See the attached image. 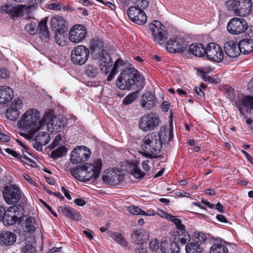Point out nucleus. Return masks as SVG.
Listing matches in <instances>:
<instances>
[{"label":"nucleus","mask_w":253,"mask_h":253,"mask_svg":"<svg viewBox=\"0 0 253 253\" xmlns=\"http://www.w3.org/2000/svg\"><path fill=\"white\" fill-rule=\"evenodd\" d=\"M46 116L40 119V112L36 109H28L17 122L19 128L27 131V133L42 130L47 125Z\"/></svg>","instance_id":"nucleus-1"},{"label":"nucleus","mask_w":253,"mask_h":253,"mask_svg":"<svg viewBox=\"0 0 253 253\" xmlns=\"http://www.w3.org/2000/svg\"><path fill=\"white\" fill-rule=\"evenodd\" d=\"M136 7L142 9L147 7L148 5V0H136Z\"/></svg>","instance_id":"nucleus-52"},{"label":"nucleus","mask_w":253,"mask_h":253,"mask_svg":"<svg viewBox=\"0 0 253 253\" xmlns=\"http://www.w3.org/2000/svg\"><path fill=\"white\" fill-rule=\"evenodd\" d=\"M166 48L170 53L182 52L187 49V45L182 39L172 38L167 42Z\"/></svg>","instance_id":"nucleus-18"},{"label":"nucleus","mask_w":253,"mask_h":253,"mask_svg":"<svg viewBox=\"0 0 253 253\" xmlns=\"http://www.w3.org/2000/svg\"><path fill=\"white\" fill-rule=\"evenodd\" d=\"M131 173L136 179H141L145 175V173L138 168L137 164L135 162L133 164Z\"/></svg>","instance_id":"nucleus-42"},{"label":"nucleus","mask_w":253,"mask_h":253,"mask_svg":"<svg viewBox=\"0 0 253 253\" xmlns=\"http://www.w3.org/2000/svg\"><path fill=\"white\" fill-rule=\"evenodd\" d=\"M28 2L31 4V5H28L27 6H26V10L29 8H30L34 6L35 5H37L38 4H40L42 3L43 0H28Z\"/></svg>","instance_id":"nucleus-58"},{"label":"nucleus","mask_w":253,"mask_h":253,"mask_svg":"<svg viewBox=\"0 0 253 253\" xmlns=\"http://www.w3.org/2000/svg\"><path fill=\"white\" fill-rule=\"evenodd\" d=\"M141 77L137 70L133 68H128L122 72L116 81L117 85L121 89H128L132 85L141 82Z\"/></svg>","instance_id":"nucleus-3"},{"label":"nucleus","mask_w":253,"mask_h":253,"mask_svg":"<svg viewBox=\"0 0 253 253\" xmlns=\"http://www.w3.org/2000/svg\"><path fill=\"white\" fill-rule=\"evenodd\" d=\"M60 140H61V139H60V136H56L54 140L52 142V144L49 145V148L50 149H54L55 148V147L58 144V143L60 141Z\"/></svg>","instance_id":"nucleus-63"},{"label":"nucleus","mask_w":253,"mask_h":253,"mask_svg":"<svg viewBox=\"0 0 253 253\" xmlns=\"http://www.w3.org/2000/svg\"><path fill=\"white\" fill-rule=\"evenodd\" d=\"M13 96V91L7 86H0V104H4Z\"/></svg>","instance_id":"nucleus-25"},{"label":"nucleus","mask_w":253,"mask_h":253,"mask_svg":"<svg viewBox=\"0 0 253 253\" xmlns=\"http://www.w3.org/2000/svg\"><path fill=\"white\" fill-rule=\"evenodd\" d=\"M147 248L144 247V244H138V246L135 249L136 253H147Z\"/></svg>","instance_id":"nucleus-56"},{"label":"nucleus","mask_w":253,"mask_h":253,"mask_svg":"<svg viewBox=\"0 0 253 253\" xmlns=\"http://www.w3.org/2000/svg\"><path fill=\"white\" fill-rule=\"evenodd\" d=\"M9 72L4 68H0V77L3 79H6L9 77Z\"/></svg>","instance_id":"nucleus-54"},{"label":"nucleus","mask_w":253,"mask_h":253,"mask_svg":"<svg viewBox=\"0 0 253 253\" xmlns=\"http://www.w3.org/2000/svg\"><path fill=\"white\" fill-rule=\"evenodd\" d=\"M246 20L242 18L234 17L230 19L227 23L228 32L233 35H238L244 33L248 28Z\"/></svg>","instance_id":"nucleus-9"},{"label":"nucleus","mask_w":253,"mask_h":253,"mask_svg":"<svg viewBox=\"0 0 253 253\" xmlns=\"http://www.w3.org/2000/svg\"><path fill=\"white\" fill-rule=\"evenodd\" d=\"M156 214H157V215H159L160 216H161L163 218H166L168 220L169 219L170 216L171 215V214L168 213L166 212L165 211H164L162 210H160V209H159L156 212Z\"/></svg>","instance_id":"nucleus-53"},{"label":"nucleus","mask_w":253,"mask_h":253,"mask_svg":"<svg viewBox=\"0 0 253 253\" xmlns=\"http://www.w3.org/2000/svg\"><path fill=\"white\" fill-rule=\"evenodd\" d=\"M22 212L16 206L10 207L2 215L3 223L5 225H12L15 223L22 216Z\"/></svg>","instance_id":"nucleus-12"},{"label":"nucleus","mask_w":253,"mask_h":253,"mask_svg":"<svg viewBox=\"0 0 253 253\" xmlns=\"http://www.w3.org/2000/svg\"><path fill=\"white\" fill-rule=\"evenodd\" d=\"M25 225V228L29 232L35 231L36 228L37 227V224L36 222V220L33 217H29L27 219Z\"/></svg>","instance_id":"nucleus-41"},{"label":"nucleus","mask_w":253,"mask_h":253,"mask_svg":"<svg viewBox=\"0 0 253 253\" xmlns=\"http://www.w3.org/2000/svg\"><path fill=\"white\" fill-rule=\"evenodd\" d=\"M175 195L180 197H189L190 194L182 190H178L175 192Z\"/></svg>","instance_id":"nucleus-60"},{"label":"nucleus","mask_w":253,"mask_h":253,"mask_svg":"<svg viewBox=\"0 0 253 253\" xmlns=\"http://www.w3.org/2000/svg\"><path fill=\"white\" fill-rule=\"evenodd\" d=\"M91 47L93 52H96L98 49H101L103 47V43L98 39H94L91 42Z\"/></svg>","instance_id":"nucleus-48"},{"label":"nucleus","mask_w":253,"mask_h":253,"mask_svg":"<svg viewBox=\"0 0 253 253\" xmlns=\"http://www.w3.org/2000/svg\"><path fill=\"white\" fill-rule=\"evenodd\" d=\"M169 220L172 221L175 224L177 229L176 231H179L185 228V226L182 224L181 220L174 215H171Z\"/></svg>","instance_id":"nucleus-46"},{"label":"nucleus","mask_w":253,"mask_h":253,"mask_svg":"<svg viewBox=\"0 0 253 253\" xmlns=\"http://www.w3.org/2000/svg\"><path fill=\"white\" fill-rule=\"evenodd\" d=\"M102 161L97 159L92 163H85L77 168L70 169L71 174L76 179L86 182L92 178H97L101 171Z\"/></svg>","instance_id":"nucleus-2"},{"label":"nucleus","mask_w":253,"mask_h":253,"mask_svg":"<svg viewBox=\"0 0 253 253\" xmlns=\"http://www.w3.org/2000/svg\"><path fill=\"white\" fill-rule=\"evenodd\" d=\"M186 253H202L203 249L198 243H188L185 246Z\"/></svg>","instance_id":"nucleus-37"},{"label":"nucleus","mask_w":253,"mask_h":253,"mask_svg":"<svg viewBox=\"0 0 253 253\" xmlns=\"http://www.w3.org/2000/svg\"><path fill=\"white\" fill-rule=\"evenodd\" d=\"M23 105V102L20 99H14L6 111V118L11 121H16L19 116V110L22 109Z\"/></svg>","instance_id":"nucleus-19"},{"label":"nucleus","mask_w":253,"mask_h":253,"mask_svg":"<svg viewBox=\"0 0 253 253\" xmlns=\"http://www.w3.org/2000/svg\"><path fill=\"white\" fill-rule=\"evenodd\" d=\"M131 236L133 243L136 244H144L149 238L148 232L143 229L133 231Z\"/></svg>","instance_id":"nucleus-24"},{"label":"nucleus","mask_w":253,"mask_h":253,"mask_svg":"<svg viewBox=\"0 0 253 253\" xmlns=\"http://www.w3.org/2000/svg\"><path fill=\"white\" fill-rule=\"evenodd\" d=\"M38 130V132H34L33 133H25L24 132H20V135L23 136L27 139H33L36 142L40 143L42 145H46L50 141V136L48 133L43 131V130Z\"/></svg>","instance_id":"nucleus-17"},{"label":"nucleus","mask_w":253,"mask_h":253,"mask_svg":"<svg viewBox=\"0 0 253 253\" xmlns=\"http://www.w3.org/2000/svg\"><path fill=\"white\" fill-rule=\"evenodd\" d=\"M64 30H58L56 32L55 35V41L57 44L63 46L67 44V38L64 34Z\"/></svg>","instance_id":"nucleus-39"},{"label":"nucleus","mask_w":253,"mask_h":253,"mask_svg":"<svg viewBox=\"0 0 253 253\" xmlns=\"http://www.w3.org/2000/svg\"><path fill=\"white\" fill-rule=\"evenodd\" d=\"M99 61L101 70L104 73H107L112 66V62L107 51H101L99 56Z\"/></svg>","instance_id":"nucleus-21"},{"label":"nucleus","mask_w":253,"mask_h":253,"mask_svg":"<svg viewBox=\"0 0 253 253\" xmlns=\"http://www.w3.org/2000/svg\"><path fill=\"white\" fill-rule=\"evenodd\" d=\"M61 5L56 2L49 4L47 6L48 9L52 10H60L61 9Z\"/></svg>","instance_id":"nucleus-57"},{"label":"nucleus","mask_w":253,"mask_h":253,"mask_svg":"<svg viewBox=\"0 0 253 253\" xmlns=\"http://www.w3.org/2000/svg\"><path fill=\"white\" fill-rule=\"evenodd\" d=\"M243 106L251 108H253V97L246 96L242 100Z\"/></svg>","instance_id":"nucleus-47"},{"label":"nucleus","mask_w":253,"mask_h":253,"mask_svg":"<svg viewBox=\"0 0 253 253\" xmlns=\"http://www.w3.org/2000/svg\"><path fill=\"white\" fill-rule=\"evenodd\" d=\"M156 103L155 95L149 91L143 94L140 98V105L144 109H150L156 105Z\"/></svg>","instance_id":"nucleus-22"},{"label":"nucleus","mask_w":253,"mask_h":253,"mask_svg":"<svg viewBox=\"0 0 253 253\" xmlns=\"http://www.w3.org/2000/svg\"><path fill=\"white\" fill-rule=\"evenodd\" d=\"M241 53L244 54L250 53L253 51V41L251 39L242 40L239 43Z\"/></svg>","instance_id":"nucleus-33"},{"label":"nucleus","mask_w":253,"mask_h":253,"mask_svg":"<svg viewBox=\"0 0 253 253\" xmlns=\"http://www.w3.org/2000/svg\"><path fill=\"white\" fill-rule=\"evenodd\" d=\"M159 140L161 141V146L163 144H165L170 141L173 137L172 128L169 130H166L165 128H161L159 133L157 134Z\"/></svg>","instance_id":"nucleus-30"},{"label":"nucleus","mask_w":253,"mask_h":253,"mask_svg":"<svg viewBox=\"0 0 253 253\" xmlns=\"http://www.w3.org/2000/svg\"><path fill=\"white\" fill-rule=\"evenodd\" d=\"M108 236L114 240L117 243L123 247L127 246V242L126 239L123 237L122 234L119 233L108 231L107 232Z\"/></svg>","instance_id":"nucleus-35"},{"label":"nucleus","mask_w":253,"mask_h":253,"mask_svg":"<svg viewBox=\"0 0 253 253\" xmlns=\"http://www.w3.org/2000/svg\"><path fill=\"white\" fill-rule=\"evenodd\" d=\"M91 151L85 146H78L72 151L70 161L73 164L86 161L91 155Z\"/></svg>","instance_id":"nucleus-11"},{"label":"nucleus","mask_w":253,"mask_h":253,"mask_svg":"<svg viewBox=\"0 0 253 253\" xmlns=\"http://www.w3.org/2000/svg\"><path fill=\"white\" fill-rule=\"evenodd\" d=\"M206 55L209 60L217 63L221 62L224 57L222 48L214 42H211L207 44Z\"/></svg>","instance_id":"nucleus-13"},{"label":"nucleus","mask_w":253,"mask_h":253,"mask_svg":"<svg viewBox=\"0 0 253 253\" xmlns=\"http://www.w3.org/2000/svg\"><path fill=\"white\" fill-rule=\"evenodd\" d=\"M195 242L194 243H198L201 245L207 239L206 235L202 232H195L194 234Z\"/></svg>","instance_id":"nucleus-45"},{"label":"nucleus","mask_w":253,"mask_h":253,"mask_svg":"<svg viewBox=\"0 0 253 253\" xmlns=\"http://www.w3.org/2000/svg\"><path fill=\"white\" fill-rule=\"evenodd\" d=\"M189 51L196 56L203 57L206 55V48H205L201 43H194L190 45Z\"/></svg>","instance_id":"nucleus-29"},{"label":"nucleus","mask_w":253,"mask_h":253,"mask_svg":"<svg viewBox=\"0 0 253 253\" xmlns=\"http://www.w3.org/2000/svg\"><path fill=\"white\" fill-rule=\"evenodd\" d=\"M25 29L29 34L34 35L38 33V27L36 22H31L25 26Z\"/></svg>","instance_id":"nucleus-43"},{"label":"nucleus","mask_w":253,"mask_h":253,"mask_svg":"<svg viewBox=\"0 0 253 253\" xmlns=\"http://www.w3.org/2000/svg\"><path fill=\"white\" fill-rule=\"evenodd\" d=\"M124 65V62L121 58H118L115 62L113 67L112 69H115V70H118V69L123 66Z\"/></svg>","instance_id":"nucleus-59"},{"label":"nucleus","mask_w":253,"mask_h":253,"mask_svg":"<svg viewBox=\"0 0 253 253\" xmlns=\"http://www.w3.org/2000/svg\"><path fill=\"white\" fill-rule=\"evenodd\" d=\"M124 175L121 171L116 169H111L106 171L102 176L103 182L110 185H117L124 180Z\"/></svg>","instance_id":"nucleus-14"},{"label":"nucleus","mask_w":253,"mask_h":253,"mask_svg":"<svg viewBox=\"0 0 253 253\" xmlns=\"http://www.w3.org/2000/svg\"><path fill=\"white\" fill-rule=\"evenodd\" d=\"M5 151L7 153L11 155L12 156H13L14 157H15L17 159H20L22 158V156L21 154L17 153L16 151H14L13 150H12L11 149L6 148L5 149Z\"/></svg>","instance_id":"nucleus-55"},{"label":"nucleus","mask_w":253,"mask_h":253,"mask_svg":"<svg viewBox=\"0 0 253 253\" xmlns=\"http://www.w3.org/2000/svg\"><path fill=\"white\" fill-rule=\"evenodd\" d=\"M141 147L147 154L159 153L161 151L162 146L157 134L152 133L145 136L142 141Z\"/></svg>","instance_id":"nucleus-4"},{"label":"nucleus","mask_w":253,"mask_h":253,"mask_svg":"<svg viewBox=\"0 0 253 253\" xmlns=\"http://www.w3.org/2000/svg\"><path fill=\"white\" fill-rule=\"evenodd\" d=\"M150 161L149 160H146L144 161H143L142 163V166L143 167V169L144 170L146 171H148L151 168V167L150 166Z\"/></svg>","instance_id":"nucleus-61"},{"label":"nucleus","mask_w":253,"mask_h":253,"mask_svg":"<svg viewBox=\"0 0 253 253\" xmlns=\"http://www.w3.org/2000/svg\"><path fill=\"white\" fill-rule=\"evenodd\" d=\"M226 246L227 243L225 241L220 239H217L211 247L210 253H228Z\"/></svg>","instance_id":"nucleus-27"},{"label":"nucleus","mask_w":253,"mask_h":253,"mask_svg":"<svg viewBox=\"0 0 253 253\" xmlns=\"http://www.w3.org/2000/svg\"><path fill=\"white\" fill-rule=\"evenodd\" d=\"M86 36V30L82 25H74L69 33V39L73 43H78L83 41Z\"/></svg>","instance_id":"nucleus-16"},{"label":"nucleus","mask_w":253,"mask_h":253,"mask_svg":"<svg viewBox=\"0 0 253 253\" xmlns=\"http://www.w3.org/2000/svg\"><path fill=\"white\" fill-rule=\"evenodd\" d=\"M129 19L133 22L143 25L147 22V16L142 9L136 6H131L127 11Z\"/></svg>","instance_id":"nucleus-15"},{"label":"nucleus","mask_w":253,"mask_h":253,"mask_svg":"<svg viewBox=\"0 0 253 253\" xmlns=\"http://www.w3.org/2000/svg\"><path fill=\"white\" fill-rule=\"evenodd\" d=\"M89 54V50L86 46L83 45H77L71 51V61L76 65H82L87 60Z\"/></svg>","instance_id":"nucleus-7"},{"label":"nucleus","mask_w":253,"mask_h":253,"mask_svg":"<svg viewBox=\"0 0 253 253\" xmlns=\"http://www.w3.org/2000/svg\"><path fill=\"white\" fill-rule=\"evenodd\" d=\"M149 248L152 251H156L159 248V243L156 239L151 240L149 243Z\"/></svg>","instance_id":"nucleus-51"},{"label":"nucleus","mask_w":253,"mask_h":253,"mask_svg":"<svg viewBox=\"0 0 253 253\" xmlns=\"http://www.w3.org/2000/svg\"><path fill=\"white\" fill-rule=\"evenodd\" d=\"M161 250L162 253H177L179 247L174 242L165 240L161 243Z\"/></svg>","instance_id":"nucleus-26"},{"label":"nucleus","mask_w":253,"mask_h":253,"mask_svg":"<svg viewBox=\"0 0 253 253\" xmlns=\"http://www.w3.org/2000/svg\"><path fill=\"white\" fill-rule=\"evenodd\" d=\"M2 194L4 200L9 205L17 203L21 196L20 189L16 185L5 186Z\"/></svg>","instance_id":"nucleus-10"},{"label":"nucleus","mask_w":253,"mask_h":253,"mask_svg":"<svg viewBox=\"0 0 253 253\" xmlns=\"http://www.w3.org/2000/svg\"><path fill=\"white\" fill-rule=\"evenodd\" d=\"M85 69L86 75L90 78H95L99 73V69L97 66L93 64L86 65Z\"/></svg>","instance_id":"nucleus-36"},{"label":"nucleus","mask_w":253,"mask_h":253,"mask_svg":"<svg viewBox=\"0 0 253 253\" xmlns=\"http://www.w3.org/2000/svg\"><path fill=\"white\" fill-rule=\"evenodd\" d=\"M156 215V212L155 211L150 209L147 210L146 211H142V215H146L147 216H153Z\"/></svg>","instance_id":"nucleus-62"},{"label":"nucleus","mask_w":253,"mask_h":253,"mask_svg":"<svg viewBox=\"0 0 253 253\" xmlns=\"http://www.w3.org/2000/svg\"><path fill=\"white\" fill-rule=\"evenodd\" d=\"M160 123L158 116L154 113H150L142 116L139 121V127L144 131L155 129Z\"/></svg>","instance_id":"nucleus-6"},{"label":"nucleus","mask_w":253,"mask_h":253,"mask_svg":"<svg viewBox=\"0 0 253 253\" xmlns=\"http://www.w3.org/2000/svg\"><path fill=\"white\" fill-rule=\"evenodd\" d=\"M22 253H36V249L31 244H28L25 246L21 250Z\"/></svg>","instance_id":"nucleus-50"},{"label":"nucleus","mask_w":253,"mask_h":253,"mask_svg":"<svg viewBox=\"0 0 253 253\" xmlns=\"http://www.w3.org/2000/svg\"><path fill=\"white\" fill-rule=\"evenodd\" d=\"M16 235L11 232H5L0 236V244L9 246L16 242Z\"/></svg>","instance_id":"nucleus-32"},{"label":"nucleus","mask_w":253,"mask_h":253,"mask_svg":"<svg viewBox=\"0 0 253 253\" xmlns=\"http://www.w3.org/2000/svg\"><path fill=\"white\" fill-rule=\"evenodd\" d=\"M228 5L235 15L240 16L249 14L252 8L251 0H231L228 1Z\"/></svg>","instance_id":"nucleus-5"},{"label":"nucleus","mask_w":253,"mask_h":253,"mask_svg":"<svg viewBox=\"0 0 253 253\" xmlns=\"http://www.w3.org/2000/svg\"><path fill=\"white\" fill-rule=\"evenodd\" d=\"M176 233L178 236V240L182 245L190 242V236L188 233L185 230V228L179 231H176Z\"/></svg>","instance_id":"nucleus-38"},{"label":"nucleus","mask_w":253,"mask_h":253,"mask_svg":"<svg viewBox=\"0 0 253 253\" xmlns=\"http://www.w3.org/2000/svg\"><path fill=\"white\" fill-rule=\"evenodd\" d=\"M118 71L115 70V69H112L111 71L107 77V81H111L113 80L115 76L118 73Z\"/></svg>","instance_id":"nucleus-64"},{"label":"nucleus","mask_w":253,"mask_h":253,"mask_svg":"<svg viewBox=\"0 0 253 253\" xmlns=\"http://www.w3.org/2000/svg\"><path fill=\"white\" fill-rule=\"evenodd\" d=\"M67 153V148L64 146H62L53 150L51 153V157L56 159L65 155Z\"/></svg>","instance_id":"nucleus-40"},{"label":"nucleus","mask_w":253,"mask_h":253,"mask_svg":"<svg viewBox=\"0 0 253 253\" xmlns=\"http://www.w3.org/2000/svg\"><path fill=\"white\" fill-rule=\"evenodd\" d=\"M150 31L153 40L156 43L162 44L167 39V32L165 30L164 27L158 21H154L150 25Z\"/></svg>","instance_id":"nucleus-8"},{"label":"nucleus","mask_w":253,"mask_h":253,"mask_svg":"<svg viewBox=\"0 0 253 253\" xmlns=\"http://www.w3.org/2000/svg\"><path fill=\"white\" fill-rule=\"evenodd\" d=\"M50 22L52 28L56 29V32L58 30H64L66 21L63 17L55 15L51 18Z\"/></svg>","instance_id":"nucleus-34"},{"label":"nucleus","mask_w":253,"mask_h":253,"mask_svg":"<svg viewBox=\"0 0 253 253\" xmlns=\"http://www.w3.org/2000/svg\"><path fill=\"white\" fill-rule=\"evenodd\" d=\"M138 93V91H136L128 94L124 98L123 103L125 105L132 103L137 98Z\"/></svg>","instance_id":"nucleus-44"},{"label":"nucleus","mask_w":253,"mask_h":253,"mask_svg":"<svg viewBox=\"0 0 253 253\" xmlns=\"http://www.w3.org/2000/svg\"><path fill=\"white\" fill-rule=\"evenodd\" d=\"M26 8L25 4H18L14 6L11 4H5L1 7L0 9L3 13L20 17L23 15Z\"/></svg>","instance_id":"nucleus-20"},{"label":"nucleus","mask_w":253,"mask_h":253,"mask_svg":"<svg viewBox=\"0 0 253 253\" xmlns=\"http://www.w3.org/2000/svg\"><path fill=\"white\" fill-rule=\"evenodd\" d=\"M40 37L42 41L47 42L49 38V31L47 26V19H42L38 24Z\"/></svg>","instance_id":"nucleus-28"},{"label":"nucleus","mask_w":253,"mask_h":253,"mask_svg":"<svg viewBox=\"0 0 253 253\" xmlns=\"http://www.w3.org/2000/svg\"><path fill=\"white\" fill-rule=\"evenodd\" d=\"M239 43L233 41L226 42L224 44V50L226 54L231 57L235 58L240 54Z\"/></svg>","instance_id":"nucleus-23"},{"label":"nucleus","mask_w":253,"mask_h":253,"mask_svg":"<svg viewBox=\"0 0 253 253\" xmlns=\"http://www.w3.org/2000/svg\"><path fill=\"white\" fill-rule=\"evenodd\" d=\"M127 211L129 213L134 215H142L143 210L138 207L130 206L127 208Z\"/></svg>","instance_id":"nucleus-49"},{"label":"nucleus","mask_w":253,"mask_h":253,"mask_svg":"<svg viewBox=\"0 0 253 253\" xmlns=\"http://www.w3.org/2000/svg\"><path fill=\"white\" fill-rule=\"evenodd\" d=\"M62 214L75 221H79L81 219V214L73 208L67 207L61 208Z\"/></svg>","instance_id":"nucleus-31"}]
</instances>
